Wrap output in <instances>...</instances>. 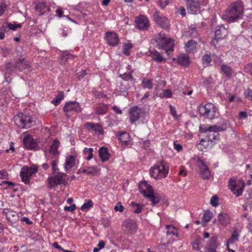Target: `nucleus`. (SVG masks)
I'll return each instance as SVG.
<instances>
[{
	"label": "nucleus",
	"instance_id": "nucleus-42",
	"mask_svg": "<svg viewBox=\"0 0 252 252\" xmlns=\"http://www.w3.org/2000/svg\"><path fill=\"white\" fill-rule=\"evenodd\" d=\"M202 63L205 66H208L210 65L212 61V58L210 55L205 54L202 56Z\"/></svg>",
	"mask_w": 252,
	"mask_h": 252
},
{
	"label": "nucleus",
	"instance_id": "nucleus-19",
	"mask_svg": "<svg viewBox=\"0 0 252 252\" xmlns=\"http://www.w3.org/2000/svg\"><path fill=\"white\" fill-rule=\"evenodd\" d=\"M3 213L5 215L7 220L12 223L16 222L18 220L19 217L16 212L8 208H5L3 210Z\"/></svg>",
	"mask_w": 252,
	"mask_h": 252
},
{
	"label": "nucleus",
	"instance_id": "nucleus-64",
	"mask_svg": "<svg viewBox=\"0 0 252 252\" xmlns=\"http://www.w3.org/2000/svg\"><path fill=\"white\" fill-rule=\"evenodd\" d=\"M179 12L180 13V14L183 17L185 16L186 15L185 8L183 6H180L179 7Z\"/></svg>",
	"mask_w": 252,
	"mask_h": 252
},
{
	"label": "nucleus",
	"instance_id": "nucleus-63",
	"mask_svg": "<svg viewBox=\"0 0 252 252\" xmlns=\"http://www.w3.org/2000/svg\"><path fill=\"white\" fill-rule=\"evenodd\" d=\"M9 30L7 23L3 24L0 28V31L2 32H7Z\"/></svg>",
	"mask_w": 252,
	"mask_h": 252
},
{
	"label": "nucleus",
	"instance_id": "nucleus-49",
	"mask_svg": "<svg viewBox=\"0 0 252 252\" xmlns=\"http://www.w3.org/2000/svg\"><path fill=\"white\" fill-rule=\"evenodd\" d=\"M212 213L210 211H206L203 215L202 220L205 222H208L212 218Z\"/></svg>",
	"mask_w": 252,
	"mask_h": 252
},
{
	"label": "nucleus",
	"instance_id": "nucleus-55",
	"mask_svg": "<svg viewBox=\"0 0 252 252\" xmlns=\"http://www.w3.org/2000/svg\"><path fill=\"white\" fill-rule=\"evenodd\" d=\"M245 70L246 72L252 75V63H249L245 66Z\"/></svg>",
	"mask_w": 252,
	"mask_h": 252
},
{
	"label": "nucleus",
	"instance_id": "nucleus-54",
	"mask_svg": "<svg viewBox=\"0 0 252 252\" xmlns=\"http://www.w3.org/2000/svg\"><path fill=\"white\" fill-rule=\"evenodd\" d=\"M114 210L115 211H119L120 212H123L124 210V208L123 206L121 204V202H118L116 204V205L114 207Z\"/></svg>",
	"mask_w": 252,
	"mask_h": 252
},
{
	"label": "nucleus",
	"instance_id": "nucleus-9",
	"mask_svg": "<svg viewBox=\"0 0 252 252\" xmlns=\"http://www.w3.org/2000/svg\"><path fill=\"white\" fill-rule=\"evenodd\" d=\"M245 185V183L243 180L235 181L232 179L229 180V188L237 197L242 194Z\"/></svg>",
	"mask_w": 252,
	"mask_h": 252
},
{
	"label": "nucleus",
	"instance_id": "nucleus-6",
	"mask_svg": "<svg viewBox=\"0 0 252 252\" xmlns=\"http://www.w3.org/2000/svg\"><path fill=\"white\" fill-rule=\"evenodd\" d=\"M14 122L16 125L21 128H29L32 126L33 122L31 116L22 113L14 117Z\"/></svg>",
	"mask_w": 252,
	"mask_h": 252
},
{
	"label": "nucleus",
	"instance_id": "nucleus-2",
	"mask_svg": "<svg viewBox=\"0 0 252 252\" xmlns=\"http://www.w3.org/2000/svg\"><path fill=\"white\" fill-rule=\"evenodd\" d=\"M169 167L167 163L161 160L157 162L150 170L151 177L156 179L165 178L168 173Z\"/></svg>",
	"mask_w": 252,
	"mask_h": 252
},
{
	"label": "nucleus",
	"instance_id": "nucleus-61",
	"mask_svg": "<svg viewBox=\"0 0 252 252\" xmlns=\"http://www.w3.org/2000/svg\"><path fill=\"white\" fill-rule=\"evenodd\" d=\"M174 148L177 152H181L183 150V146L180 144H178L176 142L174 143Z\"/></svg>",
	"mask_w": 252,
	"mask_h": 252
},
{
	"label": "nucleus",
	"instance_id": "nucleus-44",
	"mask_svg": "<svg viewBox=\"0 0 252 252\" xmlns=\"http://www.w3.org/2000/svg\"><path fill=\"white\" fill-rule=\"evenodd\" d=\"M192 159L195 162L199 169L202 168L206 165L204 162L198 157H194Z\"/></svg>",
	"mask_w": 252,
	"mask_h": 252
},
{
	"label": "nucleus",
	"instance_id": "nucleus-51",
	"mask_svg": "<svg viewBox=\"0 0 252 252\" xmlns=\"http://www.w3.org/2000/svg\"><path fill=\"white\" fill-rule=\"evenodd\" d=\"M5 69L6 70V72H12L15 69H16L15 67V63L12 64L10 63H7L6 64Z\"/></svg>",
	"mask_w": 252,
	"mask_h": 252
},
{
	"label": "nucleus",
	"instance_id": "nucleus-38",
	"mask_svg": "<svg viewBox=\"0 0 252 252\" xmlns=\"http://www.w3.org/2000/svg\"><path fill=\"white\" fill-rule=\"evenodd\" d=\"M97 172V168L95 166H84L82 169V172L87 174H94Z\"/></svg>",
	"mask_w": 252,
	"mask_h": 252
},
{
	"label": "nucleus",
	"instance_id": "nucleus-37",
	"mask_svg": "<svg viewBox=\"0 0 252 252\" xmlns=\"http://www.w3.org/2000/svg\"><path fill=\"white\" fill-rule=\"evenodd\" d=\"M196 42L193 40H189L185 45V49L187 52H191L194 50L196 46Z\"/></svg>",
	"mask_w": 252,
	"mask_h": 252
},
{
	"label": "nucleus",
	"instance_id": "nucleus-1",
	"mask_svg": "<svg viewBox=\"0 0 252 252\" xmlns=\"http://www.w3.org/2000/svg\"><path fill=\"white\" fill-rule=\"evenodd\" d=\"M243 11L244 6L242 1L238 0L231 3L226 9L223 17L228 22H233L241 18Z\"/></svg>",
	"mask_w": 252,
	"mask_h": 252
},
{
	"label": "nucleus",
	"instance_id": "nucleus-17",
	"mask_svg": "<svg viewBox=\"0 0 252 252\" xmlns=\"http://www.w3.org/2000/svg\"><path fill=\"white\" fill-rule=\"evenodd\" d=\"M105 39L107 44L111 46L117 45L119 41L118 34L112 32H106Z\"/></svg>",
	"mask_w": 252,
	"mask_h": 252
},
{
	"label": "nucleus",
	"instance_id": "nucleus-25",
	"mask_svg": "<svg viewBox=\"0 0 252 252\" xmlns=\"http://www.w3.org/2000/svg\"><path fill=\"white\" fill-rule=\"evenodd\" d=\"M139 189L141 193L144 196H146L148 193L153 190L152 187L148 184L146 181H142L139 183Z\"/></svg>",
	"mask_w": 252,
	"mask_h": 252
},
{
	"label": "nucleus",
	"instance_id": "nucleus-45",
	"mask_svg": "<svg viewBox=\"0 0 252 252\" xmlns=\"http://www.w3.org/2000/svg\"><path fill=\"white\" fill-rule=\"evenodd\" d=\"M133 72V71H131L129 73H125L123 74H121L120 77L123 79V80H127V81L129 82V81H132L133 80V78L132 77L131 73Z\"/></svg>",
	"mask_w": 252,
	"mask_h": 252
},
{
	"label": "nucleus",
	"instance_id": "nucleus-3",
	"mask_svg": "<svg viewBox=\"0 0 252 252\" xmlns=\"http://www.w3.org/2000/svg\"><path fill=\"white\" fill-rule=\"evenodd\" d=\"M197 110L201 116L210 120L215 119L219 115L218 108L212 103L201 104Z\"/></svg>",
	"mask_w": 252,
	"mask_h": 252
},
{
	"label": "nucleus",
	"instance_id": "nucleus-16",
	"mask_svg": "<svg viewBox=\"0 0 252 252\" xmlns=\"http://www.w3.org/2000/svg\"><path fill=\"white\" fill-rule=\"evenodd\" d=\"M84 127L89 131H93L98 134L103 133L102 126L98 123L87 122L84 125Z\"/></svg>",
	"mask_w": 252,
	"mask_h": 252
},
{
	"label": "nucleus",
	"instance_id": "nucleus-62",
	"mask_svg": "<svg viewBox=\"0 0 252 252\" xmlns=\"http://www.w3.org/2000/svg\"><path fill=\"white\" fill-rule=\"evenodd\" d=\"M202 241V239L200 237H198L195 240V241H194L193 244L196 245V250H200L199 245Z\"/></svg>",
	"mask_w": 252,
	"mask_h": 252
},
{
	"label": "nucleus",
	"instance_id": "nucleus-28",
	"mask_svg": "<svg viewBox=\"0 0 252 252\" xmlns=\"http://www.w3.org/2000/svg\"><path fill=\"white\" fill-rule=\"evenodd\" d=\"M218 221L221 225L226 226L230 222V217L226 213H221L219 214Z\"/></svg>",
	"mask_w": 252,
	"mask_h": 252
},
{
	"label": "nucleus",
	"instance_id": "nucleus-40",
	"mask_svg": "<svg viewBox=\"0 0 252 252\" xmlns=\"http://www.w3.org/2000/svg\"><path fill=\"white\" fill-rule=\"evenodd\" d=\"M131 205L133 207V212L135 214H139L142 212L143 205L136 203L134 202L131 203Z\"/></svg>",
	"mask_w": 252,
	"mask_h": 252
},
{
	"label": "nucleus",
	"instance_id": "nucleus-47",
	"mask_svg": "<svg viewBox=\"0 0 252 252\" xmlns=\"http://www.w3.org/2000/svg\"><path fill=\"white\" fill-rule=\"evenodd\" d=\"M93 206V203L91 200H86V202L82 205L81 210L82 211L89 209Z\"/></svg>",
	"mask_w": 252,
	"mask_h": 252
},
{
	"label": "nucleus",
	"instance_id": "nucleus-14",
	"mask_svg": "<svg viewBox=\"0 0 252 252\" xmlns=\"http://www.w3.org/2000/svg\"><path fill=\"white\" fill-rule=\"evenodd\" d=\"M187 10L191 14H195L200 11L199 0H186Z\"/></svg>",
	"mask_w": 252,
	"mask_h": 252
},
{
	"label": "nucleus",
	"instance_id": "nucleus-5",
	"mask_svg": "<svg viewBox=\"0 0 252 252\" xmlns=\"http://www.w3.org/2000/svg\"><path fill=\"white\" fill-rule=\"evenodd\" d=\"M223 130V129L220 126H207L202 125L199 127V131L201 133H207L208 140L211 141L218 138L219 135V131Z\"/></svg>",
	"mask_w": 252,
	"mask_h": 252
},
{
	"label": "nucleus",
	"instance_id": "nucleus-22",
	"mask_svg": "<svg viewBox=\"0 0 252 252\" xmlns=\"http://www.w3.org/2000/svg\"><path fill=\"white\" fill-rule=\"evenodd\" d=\"M145 197L151 202L153 206L159 203L161 199V195L158 193L155 192L154 190L148 193Z\"/></svg>",
	"mask_w": 252,
	"mask_h": 252
},
{
	"label": "nucleus",
	"instance_id": "nucleus-36",
	"mask_svg": "<svg viewBox=\"0 0 252 252\" xmlns=\"http://www.w3.org/2000/svg\"><path fill=\"white\" fill-rule=\"evenodd\" d=\"M221 72L223 73L227 77H230L233 72L232 68L226 64H222L221 66Z\"/></svg>",
	"mask_w": 252,
	"mask_h": 252
},
{
	"label": "nucleus",
	"instance_id": "nucleus-48",
	"mask_svg": "<svg viewBox=\"0 0 252 252\" xmlns=\"http://www.w3.org/2000/svg\"><path fill=\"white\" fill-rule=\"evenodd\" d=\"M107 111V107L105 106H99L97 107L95 109V112L96 114L98 115H102L105 113Z\"/></svg>",
	"mask_w": 252,
	"mask_h": 252
},
{
	"label": "nucleus",
	"instance_id": "nucleus-57",
	"mask_svg": "<svg viewBox=\"0 0 252 252\" xmlns=\"http://www.w3.org/2000/svg\"><path fill=\"white\" fill-rule=\"evenodd\" d=\"M172 94L170 90H165L163 91V96L166 98H170L172 96Z\"/></svg>",
	"mask_w": 252,
	"mask_h": 252
},
{
	"label": "nucleus",
	"instance_id": "nucleus-43",
	"mask_svg": "<svg viewBox=\"0 0 252 252\" xmlns=\"http://www.w3.org/2000/svg\"><path fill=\"white\" fill-rule=\"evenodd\" d=\"M94 151V149L92 148H85L83 152L85 155H88V156L86 157V159L88 160H89L91 159L93 157V152Z\"/></svg>",
	"mask_w": 252,
	"mask_h": 252
},
{
	"label": "nucleus",
	"instance_id": "nucleus-60",
	"mask_svg": "<svg viewBox=\"0 0 252 252\" xmlns=\"http://www.w3.org/2000/svg\"><path fill=\"white\" fill-rule=\"evenodd\" d=\"M76 209V205L74 204H71L70 206H65L64 207V211H67L69 212H73Z\"/></svg>",
	"mask_w": 252,
	"mask_h": 252
},
{
	"label": "nucleus",
	"instance_id": "nucleus-59",
	"mask_svg": "<svg viewBox=\"0 0 252 252\" xmlns=\"http://www.w3.org/2000/svg\"><path fill=\"white\" fill-rule=\"evenodd\" d=\"M239 236L240 235L239 232L236 229H235L233 232H232L231 237H232L235 240H236L237 241H238Z\"/></svg>",
	"mask_w": 252,
	"mask_h": 252
},
{
	"label": "nucleus",
	"instance_id": "nucleus-34",
	"mask_svg": "<svg viewBox=\"0 0 252 252\" xmlns=\"http://www.w3.org/2000/svg\"><path fill=\"white\" fill-rule=\"evenodd\" d=\"M177 63L182 65H187L189 63V59L187 55L178 56L176 59Z\"/></svg>",
	"mask_w": 252,
	"mask_h": 252
},
{
	"label": "nucleus",
	"instance_id": "nucleus-53",
	"mask_svg": "<svg viewBox=\"0 0 252 252\" xmlns=\"http://www.w3.org/2000/svg\"><path fill=\"white\" fill-rule=\"evenodd\" d=\"M171 0H159V5L162 8H164Z\"/></svg>",
	"mask_w": 252,
	"mask_h": 252
},
{
	"label": "nucleus",
	"instance_id": "nucleus-46",
	"mask_svg": "<svg viewBox=\"0 0 252 252\" xmlns=\"http://www.w3.org/2000/svg\"><path fill=\"white\" fill-rule=\"evenodd\" d=\"M58 160H56V159L53 160L52 161L51 166H52L53 174H55L56 173H60L59 172V169L58 168Z\"/></svg>",
	"mask_w": 252,
	"mask_h": 252
},
{
	"label": "nucleus",
	"instance_id": "nucleus-26",
	"mask_svg": "<svg viewBox=\"0 0 252 252\" xmlns=\"http://www.w3.org/2000/svg\"><path fill=\"white\" fill-rule=\"evenodd\" d=\"M76 158V157L73 155H70L66 158L64 168L66 172L75 166Z\"/></svg>",
	"mask_w": 252,
	"mask_h": 252
},
{
	"label": "nucleus",
	"instance_id": "nucleus-7",
	"mask_svg": "<svg viewBox=\"0 0 252 252\" xmlns=\"http://www.w3.org/2000/svg\"><path fill=\"white\" fill-rule=\"evenodd\" d=\"M37 171L38 167L36 165H32L31 167L24 166L20 172V176L22 181L26 184H29L32 175Z\"/></svg>",
	"mask_w": 252,
	"mask_h": 252
},
{
	"label": "nucleus",
	"instance_id": "nucleus-39",
	"mask_svg": "<svg viewBox=\"0 0 252 252\" xmlns=\"http://www.w3.org/2000/svg\"><path fill=\"white\" fill-rule=\"evenodd\" d=\"M64 98V93L60 92L52 100L51 102L55 106L58 105L61 100Z\"/></svg>",
	"mask_w": 252,
	"mask_h": 252
},
{
	"label": "nucleus",
	"instance_id": "nucleus-35",
	"mask_svg": "<svg viewBox=\"0 0 252 252\" xmlns=\"http://www.w3.org/2000/svg\"><path fill=\"white\" fill-rule=\"evenodd\" d=\"M166 228L167 229V235H172L173 236H175L176 238L178 237V233L175 227L172 225H167L166 226Z\"/></svg>",
	"mask_w": 252,
	"mask_h": 252
},
{
	"label": "nucleus",
	"instance_id": "nucleus-52",
	"mask_svg": "<svg viewBox=\"0 0 252 252\" xmlns=\"http://www.w3.org/2000/svg\"><path fill=\"white\" fill-rule=\"evenodd\" d=\"M210 203L213 206H217L218 204V197L216 195L213 196L211 199Z\"/></svg>",
	"mask_w": 252,
	"mask_h": 252
},
{
	"label": "nucleus",
	"instance_id": "nucleus-4",
	"mask_svg": "<svg viewBox=\"0 0 252 252\" xmlns=\"http://www.w3.org/2000/svg\"><path fill=\"white\" fill-rule=\"evenodd\" d=\"M158 43V46L159 48H161L165 50V53L170 56L172 54L174 49V41L171 38H166L162 36V34L160 33L156 39Z\"/></svg>",
	"mask_w": 252,
	"mask_h": 252
},
{
	"label": "nucleus",
	"instance_id": "nucleus-30",
	"mask_svg": "<svg viewBox=\"0 0 252 252\" xmlns=\"http://www.w3.org/2000/svg\"><path fill=\"white\" fill-rule=\"evenodd\" d=\"M217 247V238H211L206 247L208 252H216Z\"/></svg>",
	"mask_w": 252,
	"mask_h": 252
},
{
	"label": "nucleus",
	"instance_id": "nucleus-8",
	"mask_svg": "<svg viewBox=\"0 0 252 252\" xmlns=\"http://www.w3.org/2000/svg\"><path fill=\"white\" fill-rule=\"evenodd\" d=\"M56 174L54 176L48 178L47 180V188L51 189L57 185L63 184L65 183V180L64 177L66 176V174L63 173Z\"/></svg>",
	"mask_w": 252,
	"mask_h": 252
},
{
	"label": "nucleus",
	"instance_id": "nucleus-24",
	"mask_svg": "<svg viewBox=\"0 0 252 252\" xmlns=\"http://www.w3.org/2000/svg\"><path fill=\"white\" fill-rule=\"evenodd\" d=\"M60 144L59 140L57 139H55L50 146L49 150V153L55 158L58 157L60 154L58 149L59 147Z\"/></svg>",
	"mask_w": 252,
	"mask_h": 252
},
{
	"label": "nucleus",
	"instance_id": "nucleus-41",
	"mask_svg": "<svg viewBox=\"0 0 252 252\" xmlns=\"http://www.w3.org/2000/svg\"><path fill=\"white\" fill-rule=\"evenodd\" d=\"M46 8V2L44 1L38 2L35 6V9L42 15L44 13L43 11Z\"/></svg>",
	"mask_w": 252,
	"mask_h": 252
},
{
	"label": "nucleus",
	"instance_id": "nucleus-58",
	"mask_svg": "<svg viewBox=\"0 0 252 252\" xmlns=\"http://www.w3.org/2000/svg\"><path fill=\"white\" fill-rule=\"evenodd\" d=\"M245 96L250 100H252V90L248 89L244 93Z\"/></svg>",
	"mask_w": 252,
	"mask_h": 252
},
{
	"label": "nucleus",
	"instance_id": "nucleus-33",
	"mask_svg": "<svg viewBox=\"0 0 252 252\" xmlns=\"http://www.w3.org/2000/svg\"><path fill=\"white\" fill-rule=\"evenodd\" d=\"M199 174L202 179H208L210 178L211 176V172L207 165L202 167V168H201L199 169Z\"/></svg>",
	"mask_w": 252,
	"mask_h": 252
},
{
	"label": "nucleus",
	"instance_id": "nucleus-32",
	"mask_svg": "<svg viewBox=\"0 0 252 252\" xmlns=\"http://www.w3.org/2000/svg\"><path fill=\"white\" fill-rule=\"evenodd\" d=\"M153 79L147 78H143L142 80L141 85L142 87L144 89H148L149 90H151L153 89L154 84H153Z\"/></svg>",
	"mask_w": 252,
	"mask_h": 252
},
{
	"label": "nucleus",
	"instance_id": "nucleus-50",
	"mask_svg": "<svg viewBox=\"0 0 252 252\" xmlns=\"http://www.w3.org/2000/svg\"><path fill=\"white\" fill-rule=\"evenodd\" d=\"M132 45L130 43L125 44L123 47V53L126 55H129V50L132 48Z\"/></svg>",
	"mask_w": 252,
	"mask_h": 252
},
{
	"label": "nucleus",
	"instance_id": "nucleus-29",
	"mask_svg": "<svg viewBox=\"0 0 252 252\" xmlns=\"http://www.w3.org/2000/svg\"><path fill=\"white\" fill-rule=\"evenodd\" d=\"M99 156L101 160L103 161H106L109 158L110 154L106 148L102 147L99 150Z\"/></svg>",
	"mask_w": 252,
	"mask_h": 252
},
{
	"label": "nucleus",
	"instance_id": "nucleus-56",
	"mask_svg": "<svg viewBox=\"0 0 252 252\" xmlns=\"http://www.w3.org/2000/svg\"><path fill=\"white\" fill-rule=\"evenodd\" d=\"M9 30H12L13 31L16 30L17 28H19L21 27V24H12L11 23H7Z\"/></svg>",
	"mask_w": 252,
	"mask_h": 252
},
{
	"label": "nucleus",
	"instance_id": "nucleus-31",
	"mask_svg": "<svg viewBox=\"0 0 252 252\" xmlns=\"http://www.w3.org/2000/svg\"><path fill=\"white\" fill-rule=\"evenodd\" d=\"M150 52V56L152 57V59L156 62L161 63L165 60L163 57L155 50L151 51Z\"/></svg>",
	"mask_w": 252,
	"mask_h": 252
},
{
	"label": "nucleus",
	"instance_id": "nucleus-18",
	"mask_svg": "<svg viewBox=\"0 0 252 252\" xmlns=\"http://www.w3.org/2000/svg\"><path fill=\"white\" fill-rule=\"evenodd\" d=\"M31 66L29 62L25 58L19 59L15 63V67L20 71H22Z\"/></svg>",
	"mask_w": 252,
	"mask_h": 252
},
{
	"label": "nucleus",
	"instance_id": "nucleus-21",
	"mask_svg": "<svg viewBox=\"0 0 252 252\" xmlns=\"http://www.w3.org/2000/svg\"><path fill=\"white\" fill-rule=\"evenodd\" d=\"M129 88V82L127 81V80H122L120 82V85L117 86L116 90L120 95L126 96L127 94L126 91Z\"/></svg>",
	"mask_w": 252,
	"mask_h": 252
},
{
	"label": "nucleus",
	"instance_id": "nucleus-11",
	"mask_svg": "<svg viewBox=\"0 0 252 252\" xmlns=\"http://www.w3.org/2000/svg\"><path fill=\"white\" fill-rule=\"evenodd\" d=\"M122 228L126 233L133 234L137 231V226L134 220L127 219L125 220L122 224Z\"/></svg>",
	"mask_w": 252,
	"mask_h": 252
},
{
	"label": "nucleus",
	"instance_id": "nucleus-27",
	"mask_svg": "<svg viewBox=\"0 0 252 252\" xmlns=\"http://www.w3.org/2000/svg\"><path fill=\"white\" fill-rule=\"evenodd\" d=\"M116 136L118 137L123 146H127L129 143V135L126 132H118Z\"/></svg>",
	"mask_w": 252,
	"mask_h": 252
},
{
	"label": "nucleus",
	"instance_id": "nucleus-20",
	"mask_svg": "<svg viewBox=\"0 0 252 252\" xmlns=\"http://www.w3.org/2000/svg\"><path fill=\"white\" fill-rule=\"evenodd\" d=\"M141 109L137 107H133L129 111V121L131 124L134 123L140 118Z\"/></svg>",
	"mask_w": 252,
	"mask_h": 252
},
{
	"label": "nucleus",
	"instance_id": "nucleus-12",
	"mask_svg": "<svg viewBox=\"0 0 252 252\" xmlns=\"http://www.w3.org/2000/svg\"><path fill=\"white\" fill-rule=\"evenodd\" d=\"M227 33V28L224 27L223 25L218 26L216 28L214 39L211 42V44L215 46V42L217 41L219 39L224 38L226 36Z\"/></svg>",
	"mask_w": 252,
	"mask_h": 252
},
{
	"label": "nucleus",
	"instance_id": "nucleus-10",
	"mask_svg": "<svg viewBox=\"0 0 252 252\" xmlns=\"http://www.w3.org/2000/svg\"><path fill=\"white\" fill-rule=\"evenodd\" d=\"M63 111L65 113V115L67 117H69L68 113L71 112L80 113L82 111V108L80 104L76 101H69L66 102L63 108Z\"/></svg>",
	"mask_w": 252,
	"mask_h": 252
},
{
	"label": "nucleus",
	"instance_id": "nucleus-13",
	"mask_svg": "<svg viewBox=\"0 0 252 252\" xmlns=\"http://www.w3.org/2000/svg\"><path fill=\"white\" fill-rule=\"evenodd\" d=\"M155 21L162 29H167L169 26L168 20L163 15L160 14L159 12L156 11L153 15Z\"/></svg>",
	"mask_w": 252,
	"mask_h": 252
},
{
	"label": "nucleus",
	"instance_id": "nucleus-15",
	"mask_svg": "<svg viewBox=\"0 0 252 252\" xmlns=\"http://www.w3.org/2000/svg\"><path fill=\"white\" fill-rule=\"evenodd\" d=\"M135 23L137 28L139 30L143 31L147 30L150 26V23L148 18L143 15H141L136 18Z\"/></svg>",
	"mask_w": 252,
	"mask_h": 252
},
{
	"label": "nucleus",
	"instance_id": "nucleus-23",
	"mask_svg": "<svg viewBox=\"0 0 252 252\" xmlns=\"http://www.w3.org/2000/svg\"><path fill=\"white\" fill-rule=\"evenodd\" d=\"M23 143L25 147L30 150L34 149L37 146L36 142L31 135L25 136Z\"/></svg>",
	"mask_w": 252,
	"mask_h": 252
}]
</instances>
